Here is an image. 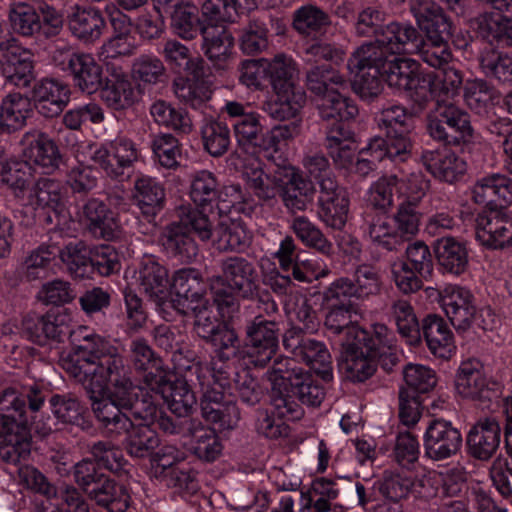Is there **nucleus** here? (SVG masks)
<instances>
[{
	"instance_id": "obj_1",
	"label": "nucleus",
	"mask_w": 512,
	"mask_h": 512,
	"mask_svg": "<svg viewBox=\"0 0 512 512\" xmlns=\"http://www.w3.org/2000/svg\"><path fill=\"white\" fill-rule=\"evenodd\" d=\"M79 343L60 358L61 367L91 394L92 411L111 434L122 435L136 425L155 424L158 405L148 394L141 398L131 369L119 348L103 336L80 328Z\"/></svg>"
},
{
	"instance_id": "obj_2",
	"label": "nucleus",
	"mask_w": 512,
	"mask_h": 512,
	"mask_svg": "<svg viewBox=\"0 0 512 512\" xmlns=\"http://www.w3.org/2000/svg\"><path fill=\"white\" fill-rule=\"evenodd\" d=\"M220 275L209 279V285L223 318H231L238 311V297L250 299L258 290L255 265L242 256H228L220 261Z\"/></svg>"
},
{
	"instance_id": "obj_3",
	"label": "nucleus",
	"mask_w": 512,
	"mask_h": 512,
	"mask_svg": "<svg viewBox=\"0 0 512 512\" xmlns=\"http://www.w3.org/2000/svg\"><path fill=\"white\" fill-rule=\"evenodd\" d=\"M179 217L178 223H172L165 229L161 242L169 256L190 263L198 255V246L187 229L201 240H208L212 236L213 224L208 214L191 206H182Z\"/></svg>"
},
{
	"instance_id": "obj_4",
	"label": "nucleus",
	"mask_w": 512,
	"mask_h": 512,
	"mask_svg": "<svg viewBox=\"0 0 512 512\" xmlns=\"http://www.w3.org/2000/svg\"><path fill=\"white\" fill-rule=\"evenodd\" d=\"M45 401L37 384L22 386L21 391L9 387L0 392V432L21 431L32 425L30 412H37Z\"/></svg>"
},
{
	"instance_id": "obj_5",
	"label": "nucleus",
	"mask_w": 512,
	"mask_h": 512,
	"mask_svg": "<svg viewBox=\"0 0 512 512\" xmlns=\"http://www.w3.org/2000/svg\"><path fill=\"white\" fill-rule=\"evenodd\" d=\"M382 78L391 89L406 93L418 105L427 103L429 79L419 72L416 60L390 56L383 65Z\"/></svg>"
},
{
	"instance_id": "obj_6",
	"label": "nucleus",
	"mask_w": 512,
	"mask_h": 512,
	"mask_svg": "<svg viewBox=\"0 0 512 512\" xmlns=\"http://www.w3.org/2000/svg\"><path fill=\"white\" fill-rule=\"evenodd\" d=\"M283 346L296 359L306 363L325 382L333 380L332 357L324 342L306 336L302 329L286 331Z\"/></svg>"
},
{
	"instance_id": "obj_7",
	"label": "nucleus",
	"mask_w": 512,
	"mask_h": 512,
	"mask_svg": "<svg viewBox=\"0 0 512 512\" xmlns=\"http://www.w3.org/2000/svg\"><path fill=\"white\" fill-rule=\"evenodd\" d=\"M53 60L63 71H69L74 84L89 94L102 85V67L89 53H74L69 47L57 48Z\"/></svg>"
},
{
	"instance_id": "obj_8",
	"label": "nucleus",
	"mask_w": 512,
	"mask_h": 512,
	"mask_svg": "<svg viewBox=\"0 0 512 512\" xmlns=\"http://www.w3.org/2000/svg\"><path fill=\"white\" fill-rule=\"evenodd\" d=\"M172 299L167 301L177 312L188 315L189 309L206 305V285L200 272L194 268H183L175 272L172 279Z\"/></svg>"
},
{
	"instance_id": "obj_9",
	"label": "nucleus",
	"mask_w": 512,
	"mask_h": 512,
	"mask_svg": "<svg viewBox=\"0 0 512 512\" xmlns=\"http://www.w3.org/2000/svg\"><path fill=\"white\" fill-rule=\"evenodd\" d=\"M248 344L245 355L256 367H264L273 358L278 348V327L275 321L262 317L255 319L246 329Z\"/></svg>"
},
{
	"instance_id": "obj_10",
	"label": "nucleus",
	"mask_w": 512,
	"mask_h": 512,
	"mask_svg": "<svg viewBox=\"0 0 512 512\" xmlns=\"http://www.w3.org/2000/svg\"><path fill=\"white\" fill-rule=\"evenodd\" d=\"M423 446L428 458L434 461L445 460L459 452L462 435L450 421L435 419L426 428Z\"/></svg>"
},
{
	"instance_id": "obj_11",
	"label": "nucleus",
	"mask_w": 512,
	"mask_h": 512,
	"mask_svg": "<svg viewBox=\"0 0 512 512\" xmlns=\"http://www.w3.org/2000/svg\"><path fill=\"white\" fill-rule=\"evenodd\" d=\"M139 156L135 143L125 137H117L113 141L96 147L91 159L98 164L108 176H121L125 168L130 167Z\"/></svg>"
},
{
	"instance_id": "obj_12",
	"label": "nucleus",
	"mask_w": 512,
	"mask_h": 512,
	"mask_svg": "<svg viewBox=\"0 0 512 512\" xmlns=\"http://www.w3.org/2000/svg\"><path fill=\"white\" fill-rule=\"evenodd\" d=\"M439 303L452 325L465 329L476 315L475 299L471 291L457 284H447L439 291Z\"/></svg>"
},
{
	"instance_id": "obj_13",
	"label": "nucleus",
	"mask_w": 512,
	"mask_h": 512,
	"mask_svg": "<svg viewBox=\"0 0 512 512\" xmlns=\"http://www.w3.org/2000/svg\"><path fill=\"white\" fill-rule=\"evenodd\" d=\"M284 181L279 196L290 213L303 212L312 204L315 195L313 183L303 176L302 171L284 164Z\"/></svg>"
},
{
	"instance_id": "obj_14",
	"label": "nucleus",
	"mask_w": 512,
	"mask_h": 512,
	"mask_svg": "<svg viewBox=\"0 0 512 512\" xmlns=\"http://www.w3.org/2000/svg\"><path fill=\"white\" fill-rule=\"evenodd\" d=\"M475 236L488 249L502 250L512 247V212L478 215Z\"/></svg>"
},
{
	"instance_id": "obj_15",
	"label": "nucleus",
	"mask_w": 512,
	"mask_h": 512,
	"mask_svg": "<svg viewBox=\"0 0 512 512\" xmlns=\"http://www.w3.org/2000/svg\"><path fill=\"white\" fill-rule=\"evenodd\" d=\"M25 162L33 163L42 169V173L51 174L61 163V154L56 143L41 132H28L22 139Z\"/></svg>"
},
{
	"instance_id": "obj_16",
	"label": "nucleus",
	"mask_w": 512,
	"mask_h": 512,
	"mask_svg": "<svg viewBox=\"0 0 512 512\" xmlns=\"http://www.w3.org/2000/svg\"><path fill=\"white\" fill-rule=\"evenodd\" d=\"M472 199L480 205L503 208L512 204V179L501 173L480 177L472 186Z\"/></svg>"
},
{
	"instance_id": "obj_17",
	"label": "nucleus",
	"mask_w": 512,
	"mask_h": 512,
	"mask_svg": "<svg viewBox=\"0 0 512 512\" xmlns=\"http://www.w3.org/2000/svg\"><path fill=\"white\" fill-rule=\"evenodd\" d=\"M198 384L195 374L189 371V366L184 370L181 378L173 382L164 378L160 389H150L161 394L171 412L179 417L187 416L195 406L197 400L191 385Z\"/></svg>"
},
{
	"instance_id": "obj_18",
	"label": "nucleus",
	"mask_w": 512,
	"mask_h": 512,
	"mask_svg": "<svg viewBox=\"0 0 512 512\" xmlns=\"http://www.w3.org/2000/svg\"><path fill=\"white\" fill-rule=\"evenodd\" d=\"M501 427L493 418L477 421L466 437L467 452L474 459L488 461L500 446Z\"/></svg>"
},
{
	"instance_id": "obj_19",
	"label": "nucleus",
	"mask_w": 512,
	"mask_h": 512,
	"mask_svg": "<svg viewBox=\"0 0 512 512\" xmlns=\"http://www.w3.org/2000/svg\"><path fill=\"white\" fill-rule=\"evenodd\" d=\"M284 164L277 163L273 172L266 173L257 159L245 165L243 178L248 189L263 202H270L279 195L284 181Z\"/></svg>"
},
{
	"instance_id": "obj_20",
	"label": "nucleus",
	"mask_w": 512,
	"mask_h": 512,
	"mask_svg": "<svg viewBox=\"0 0 512 512\" xmlns=\"http://www.w3.org/2000/svg\"><path fill=\"white\" fill-rule=\"evenodd\" d=\"M130 358L135 370L143 373V381L147 387L160 389L166 374L163 360L144 338L131 341Z\"/></svg>"
},
{
	"instance_id": "obj_21",
	"label": "nucleus",
	"mask_w": 512,
	"mask_h": 512,
	"mask_svg": "<svg viewBox=\"0 0 512 512\" xmlns=\"http://www.w3.org/2000/svg\"><path fill=\"white\" fill-rule=\"evenodd\" d=\"M224 391L215 389L205 390L201 400V414L203 418L220 430H231L235 428L240 419V412L236 404L228 399Z\"/></svg>"
},
{
	"instance_id": "obj_22",
	"label": "nucleus",
	"mask_w": 512,
	"mask_h": 512,
	"mask_svg": "<svg viewBox=\"0 0 512 512\" xmlns=\"http://www.w3.org/2000/svg\"><path fill=\"white\" fill-rule=\"evenodd\" d=\"M67 23L72 35L86 44L99 40L106 27L105 19L99 9L78 4L70 8Z\"/></svg>"
},
{
	"instance_id": "obj_23",
	"label": "nucleus",
	"mask_w": 512,
	"mask_h": 512,
	"mask_svg": "<svg viewBox=\"0 0 512 512\" xmlns=\"http://www.w3.org/2000/svg\"><path fill=\"white\" fill-rule=\"evenodd\" d=\"M324 146L337 168L349 169L357 150L355 134L344 122H335L326 130Z\"/></svg>"
},
{
	"instance_id": "obj_24",
	"label": "nucleus",
	"mask_w": 512,
	"mask_h": 512,
	"mask_svg": "<svg viewBox=\"0 0 512 512\" xmlns=\"http://www.w3.org/2000/svg\"><path fill=\"white\" fill-rule=\"evenodd\" d=\"M33 99L38 112L47 118L59 115L70 99L67 84L53 78H44L33 88Z\"/></svg>"
},
{
	"instance_id": "obj_25",
	"label": "nucleus",
	"mask_w": 512,
	"mask_h": 512,
	"mask_svg": "<svg viewBox=\"0 0 512 512\" xmlns=\"http://www.w3.org/2000/svg\"><path fill=\"white\" fill-rule=\"evenodd\" d=\"M231 360H222L219 356H214L210 364L194 362L189 365V371L195 374L196 381L202 390L224 391L229 396L232 395L231 375L235 374L230 366Z\"/></svg>"
},
{
	"instance_id": "obj_26",
	"label": "nucleus",
	"mask_w": 512,
	"mask_h": 512,
	"mask_svg": "<svg viewBox=\"0 0 512 512\" xmlns=\"http://www.w3.org/2000/svg\"><path fill=\"white\" fill-rule=\"evenodd\" d=\"M421 162L435 178L448 183L457 181L467 170L465 160L447 148L424 150Z\"/></svg>"
},
{
	"instance_id": "obj_27",
	"label": "nucleus",
	"mask_w": 512,
	"mask_h": 512,
	"mask_svg": "<svg viewBox=\"0 0 512 512\" xmlns=\"http://www.w3.org/2000/svg\"><path fill=\"white\" fill-rule=\"evenodd\" d=\"M138 282L143 291L160 307L167 305L168 271L155 256H144L141 261Z\"/></svg>"
},
{
	"instance_id": "obj_28",
	"label": "nucleus",
	"mask_w": 512,
	"mask_h": 512,
	"mask_svg": "<svg viewBox=\"0 0 512 512\" xmlns=\"http://www.w3.org/2000/svg\"><path fill=\"white\" fill-rule=\"evenodd\" d=\"M343 347L344 369L347 378L353 382H364L375 372L374 359L365 348V340H349L341 343Z\"/></svg>"
},
{
	"instance_id": "obj_29",
	"label": "nucleus",
	"mask_w": 512,
	"mask_h": 512,
	"mask_svg": "<svg viewBox=\"0 0 512 512\" xmlns=\"http://www.w3.org/2000/svg\"><path fill=\"white\" fill-rule=\"evenodd\" d=\"M166 191L157 178L142 175L135 179L133 201L146 218H154L165 205Z\"/></svg>"
},
{
	"instance_id": "obj_30",
	"label": "nucleus",
	"mask_w": 512,
	"mask_h": 512,
	"mask_svg": "<svg viewBox=\"0 0 512 512\" xmlns=\"http://www.w3.org/2000/svg\"><path fill=\"white\" fill-rule=\"evenodd\" d=\"M360 315L356 307L351 303H342L333 305L325 317V327L329 332L335 335L345 333L342 342L349 340H365L366 331L358 326Z\"/></svg>"
},
{
	"instance_id": "obj_31",
	"label": "nucleus",
	"mask_w": 512,
	"mask_h": 512,
	"mask_svg": "<svg viewBox=\"0 0 512 512\" xmlns=\"http://www.w3.org/2000/svg\"><path fill=\"white\" fill-rule=\"evenodd\" d=\"M455 385L457 392L464 398L488 397L489 383L484 373L483 364L477 359H468L460 364Z\"/></svg>"
},
{
	"instance_id": "obj_32",
	"label": "nucleus",
	"mask_w": 512,
	"mask_h": 512,
	"mask_svg": "<svg viewBox=\"0 0 512 512\" xmlns=\"http://www.w3.org/2000/svg\"><path fill=\"white\" fill-rule=\"evenodd\" d=\"M276 98L263 104V110L272 118L284 121L295 118L306 103V93L301 88L293 85L273 89Z\"/></svg>"
},
{
	"instance_id": "obj_33",
	"label": "nucleus",
	"mask_w": 512,
	"mask_h": 512,
	"mask_svg": "<svg viewBox=\"0 0 512 512\" xmlns=\"http://www.w3.org/2000/svg\"><path fill=\"white\" fill-rule=\"evenodd\" d=\"M420 331L434 356L448 359L455 353L453 333L441 317L428 315L424 318Z\"/></svg>"
},
{
	"instance_id": "obj_34",
	"label": "nucleus",
	"mask_w": 512,
	"mask_h": 512,
	"mask_svg": "<svg viewBox=\"0 0 512 512\" xmlns=\"http://www.w3.org/2000/svg\"><path fill=\"white\" fill-rule=\"evenodd\" d=\"M216 245L221 251L243 252L252 240V233L243 221L231 216H223L215 228Z\"/></svg>"
},
{
	"instance_id": "obj_35",
	"label": "nucleus",
	"mask_w": 512,
	"mask_h": 512,
	"mask_svg": "<svg viewBox=\"0 0 512 512\" xmlns=\"http://www.w3.org/2000/svg\"><path fill=\"white\" fill-rule=\"evenodd\" d=\"M31 112L29 98L20 93L6 95L0 105V135L21 129Z\"/></svg>"
},
{
	"instance_id": "obj_36",
	"label": "nucleus",
	"mask_w": 512,
	"mask_h": 512,
	"mask_svg": "<svg viewBox=\"0 0 512 512\" xmlns=\"http://www.w3.org/2000/svg\"><path fill=\"white\" fill-rule=\"evenodd\" d=\"M299 127L295 123L276 125L259 139L258 148L267 160L286 164L282 155L290 142L298 135Z\"/></svg>"
},
{
	"instance_id": "obj_37",
	"label": "nucleus",
	"mask_w": 512,
	"mask_h": 512,
	"mask_svg": "<svg viewBox=\"0 0 512 512\" xmlns=\"http://www.w3.org/2000/svg\"><path fill=\"white\" fill-rule=\"evenodd\" d=\"M88 496L108 512H126L131 503L126 487L108 478L88 490Z\"/></svg>"
},
{
	"instance_id": "obj_38",
	"label": "nucleus",
	"mask_w": 512,
	"mask_h": 512,
	"mask_svg": "<svg viewBox=\"0 0 512 512\" xmlns=\"http://www.w3.org/2000/svg\"><path fill=\"white\" fill-rule=\"evenodd\" d=\"M204 54L215 65L221 66L231 55L234 45L232 34L222 26L211 25L200 29Z\"/></svg>"
},
{
	"instance_id": "obj_39",
	"label": "nucleus",
	"mask_w": 512,
	"mask_h": 512,
	"mask_svg": "<svg viewBox=\"0 0 512 512\" xmlns=\"http://www.w3.org/2000/svg\"><path fill=\"white\" fill-rule=\"evenodd\" d=\"M389 320L393 322L400 336L409 345H417L421 340L419 322L413 306L408 300L398 299L392 302L388 311Z\"/></svg>"
},
{
	"instance_id": "obj_40",
	"label": "nucleus",
	"mask_w": 512,
	"mask_h": 512,
	"mask_svg": "<svg viewBox=\"0 0 512 512\" xmlns=\"http://www.w3.org/2000/svg\"><path fill=\"white\" fill-rule=\"evenodd\" d=\"M418 37L417 29L407 22H391L377 36L378 43L384 46L390 56L409 52L408 46L414 44Z\"/></svg>"
},
{
	"instance_id": "obj_41",
	"label": "nucleus",
	"mask_w": 512,
	"mask_h": 512,
	"mask_svg": "<svg viewBox=\"0 0 512 512\" xmlns=\"http://www.w3.org/2000/svg\"><path fill=\"white\" fill-rule=\"evenodd\" d=\"M387 138L375 137L369 141V149L374 158L384 160L390 159L392 162H405L411 156V142L407 132L386 133Z\"/></svg>"
},
{
	"instance_id": "obj_42",
	"label": "nucleus",
	"mask_w": 512,
	"mask_h": 512,
	"mask_svg": "<svg viewBox=\"0 0 512 512\" xmlns=\"http://www.w3.org/2000/svg\"><path fill=\"white\" fill-rule=\"evenodd\" d=\"M189 432L190 449L198 459L213 462L221 455L223 444L215 429L205 427L200 422H191Z\"/></svg>"
},
{
	"instance_id": "obj_43",
	"label": "nucleus",
	"mask_w": 512,
	"mask_h": 512,
	"mask_svg": "<svg viewBox=\"0 0 512 512\" xmlns=\"http://www.w3.org/2000/svg\"><path fill=\"white\" fill-rule=\"evenodd\" d=\"M89 230L94 236L111 240L117 236L118 223L113 213L98 199H90L84 206Z\"/></svg>"
},
{
	"instance_id": "obj_44",
	"label": "nucleus",
	"mask_w": 512,
	"mask_h": 512,
	"mask_svg": "<svg viewBox=\"0 0 512 512\" xmlns=\"http://www.w3.org/2000/svg\"><path fill=\"white\" fill-rule=\"evenodd\" d=\"M442 72L438 75L426 74L429 79L427 90V102L435 99L437 103L447 102L458 95L463 83V77L457 69L451 66L441 68Z\"/></svg>"
},
{
	"instance_id": "obj_45",
	"label": "nucleus",
	"mask_w": 512,
	"mask_h": 512,
	"mask_svg": "<svg viewBox=\"0 0 512 512\" xmlns=\"http://www.w3.org/2000/svg\"><path fill=\"white\" fill-rule=\"evenodd\" d=\"M319 115L323 120L347 122L358 114V107L352 99L336 89H331L319 99L317 104Z\"/></svg>"
},
{
	"instance_id": "obj_46",
	"label": "nucleus",
	"mask_w": 512,
	"mask_h": 512,
	"mask_svg": "<svg viewBox=\"0 0 512 512\" xmlns=\"http://www.w3.org/2000/svg\"><path fill=\"white\" fill-rule=\"evenodd\" d=\"M30 165L12 159L0 144V182L8 185L17 197L23 196L29 185Z\"/></svg>"
},
{
	"instance_id": "obj_47",
	"label": "nucleus",
	"mask_w": 512,
	"mask_h": 512,
	"mask_svg": "<svg viewBox=\"0 0 512 512\" xmlns=\"http://www.w3.org/2000/svg\"><path fill=\"white\" fill-rule=\"evenodd\" d=\"M58 255L55 244L43 243L31 250L21 265V274L28 281L44 279L48 276L52 262Z\"/></svg>"
},
{
	"instance_id": "obj_48",
	"label": "nucleus",
	"mask_w": 512,
	"mask_h": 512,
	"mask_svg": "<svg viewBox=\"0 0 512 512\" xmlns=\"http://www.w3.org/2000/svg\"><path fill=\"white\" fill-rule=\"evenodd\" d=\"M318 217L328 227L342 229L348 219L350 199L346 190L317 200Z\"/></svg>"
},
{
	"instance_id": "obj_49",
	"label": "nucleus",
	"mask_w": 512,
	"mask_h": 512,
	"mask_svg": "<svg viewBox=\"0 0 512 512\" xmlns=\"http://www.w3.org/2000/svg\"><path fill=\"white\" fill-rule=\"evenodd\" d=\"M365 348L378 356L383 366H393L397 361V348L394 333L384 324H374L372 336L366 332Z\"/></svg>"
},
{
	"instance_id": "obj_50",
	"label": "nucleus",
	"mask_w": 512,
	"mask_h": 512,
	"mask_svg": "<svg viewBox=\"0 0 512 512\" xmlns=\"http://www.w3.org/2000/svg\"><path fill=\"white\" fill-rule=\"evenodd\" d=\"M329 15L314 5H304L295 10L293 27L301 35L316 38L330 25Z\"/></svg>"
},
{
	"instance_id": "obj_51",
	"label": "nucleus",
	"mask_w": 512,
	"mask_h": 512,
	"mask_svg": "<svg viewBox=\"0 0 512 512\" xmlns=\"http://www.w3.org/2000/svg\"><path fill=\"white\" fill-rule=\"evenodd\" d=\"M365 231L373 244L387 251L402 245L393 221L387 215H367Z\"/></svg>"
},
{
	"instance_id": "obj_52",
	"label": "nucleus",
	"mask_w": 512,
	"mask_h": 512,
	"mask_svg": "<svg viewBox=\"0 0 512 512\" xmlns=\"http://www.w3.org/2000/svg\"><path fill=\"white\" fill-rule=\"evenodd\" d=\"M66 189L63 184L54 179L41 178L31 188L30 203L41 208H51L57 211L63 206Z\"/></svg>"
},
{
	"instance_id": "obj_53",
	"label": "nucleus",
	"mask_w": 512,
	"mask_h": 512,
	"mask_svg": "<svg viewBox=\"0 0 512 512\" xmlns=\"http://www.w3.org/2000/svg\"><path fill=\"white\" fill-rule=\"evenodd\" d=\"M150 114L154 121L181 134H189L193 130V122L183 109H176L171 104L158 100L152 104Z\"/></svg>"
},
{
	"instance_id": "obj_54",
	"label": "nucleus",
	"mask_w": 512,
	"mask_h": 512,
	"mask_svg": "<svg viewBox=\"0 0 512 512\" xmlns=\"http://www.w3.org/2000/svg\"><path fill=\"white\" fill-rule=\"evenodd\" d=\"M290 229L306 246L324 255L333 254V245L322 231L306 216H296L291 220Z\"/></svg>"
},
{
	"instance_id": "obj_55",
	"label": "nucleus",
	"mask_w": 512,
	"mask_h": 512,
	"mask_svg": "<svg viewBox=\"0 0 512 512\" xmlns=\"http://www.w3.org/2000/svg\"><path fill=\"white\" fill-rule=\"evenodd\" d=\"M218 196V182L215 175L208 170H200L193 174L190 185V198L195 208L204 211L211 206Z\"/></svg>"
},
{
	"instance_id": "obj_56",
	"label": "nucleus",
	"mask_w": 512,
	"mask_h": 512,
	"mask_svg": "<svg viewBox=\"0 0 512 512\" xmlns=\"http://www.w3.org/2000/svg\"><path fill=\"white\" fill-rule=\"evenodd\" d=\"M390 57L387 50L378 43V38L358 47L348 60V70H372L378 68L383 70V65Z\"/></svg>"
},
{
	"instance_id": "obj_57",
	"label": "nucleus",
	"mask_w": 512,
	"mask_h": 512,
	"mask_svg": "<svg viewBox=\"0 0 512 512\" xmlns=\"http://www.w3.org/2000/svg\"><path fill=\"white\" fill-rule=\"evenodd\" d=\"M435 251L439 264L448 272L459 275L465 270L468 264L467 251L453 238L438 240Z\"/></svg>"
},
{
	"instance_id": "obj_58",
	"label": "nucleus",
	"mask_w": 512,
	"mask_h": 512,
	"mask_svg": "<svg viewBox=\"0 0 512 512\" xmlns=\"http://www.w3.org/2000/svg\"><path fill=\"white\" fill-rule=\"evenodd\" d=\"M8 18L13 31L22 36H33L41 31V18L34 6L29 3H12Z\"/></svg>"
},
{
	"instance_id": "obj_59",
	"label": "nucleus",
	"mask_w": 512,
	"mask_h": 512,
	"mask_svg": "<svg viewBox=\"0 0 512 512\" xmlns=\"http://www.w3.org/2000/svg\"><path fill=\"white\" fill-rule=\"evenodd\" d=\"M173 86L177 98L194 109L200 108L212 95L210 83L205 79L180 77Z\"/></svg>"
},
{
	"instance_id": "obj_60",
	"label": "nucleus",
	"mask_w": 512,
	"mask_h": 512,
	"mask_svg": "<svg viewBox=\"0 0 512 512\" xmlns=\"http://www.w3.org/2000/svg\"><path fill=\"white\" fill-rule=\"evenodd\" d=\"M430 188V181L421 172H413L406 177H398V204L419 207Z\"/></svg>"
},
{
	"instance_id": "obj_61",
	"label": "nucleus",
	"mask_w": 512,
	"mask_h": 512,
	"mask_svg": "<svg viewBox=\"0 0 512 512\" xmlns=\"http://www.w3.org/2000/svg\"><path fill=\"white\" fill-rule=\"evenodd\" d=\"M127 452L137 458L148 456L160 444L158 434L151 426L136 425L125 432Z\"/></svg>"
},
{
	"instance_id": "obj_62",
	"label": "nucleus",
	"mask_w": 512,
	"mask_h": 512,
	"mask_svg": "<svg viewBox=\"0 0 512 512\" xmlns=\"http://www.w3.org/2000/svg\"><path fill=\"white\" fill-rule=\"evenodd\" d=\"M201 137L205 150L213 157L225 154L231 143L227 124L217 120H208L202 125Z\"/></svg>"
},
{
	"instance_id": "obj_63",
	"label": "nucleus",
	"mask_w": 512,
	"mask_h": 512,
	"mask_svg": "<svg viewBox=\"0 0 512 512\" xmlns=\"http://www.w3.org/2000/svg\"><path fill=\"white\" fill-rule=\"evenodd\" d=\"M33 59L30 51L24 50L19 54L13 53L3 65L6 79L17 87H28L34 78Z\"/></svg>"
},
{
	"instance_id": "obj_64",
	"label": "nucleus",
	"mask_w": 512,
	"mask_h": 512,
	"mask_svg": "<svg viewBox=\"0 0 512 512\" xmlns=\"http://www.w3.org/2000/svg\"><path fill=\"white\" fill-rule=\"evenodd\" d=\"M478 28L488 40H498L512 46V18L500 13H485L478 19Z\"/></svg>"
}]
</instances>
